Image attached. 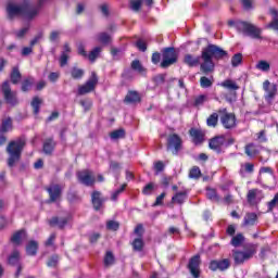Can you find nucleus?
<instances>
[{"label": "nucleus", "mask_w": 278, "mask_h": 278, "mask_svg": "<svg viewBox=\"0 0 278 278\" xmlns=\"http://www.w3.org/2000/svg\"><path fill=\"white\" fill-rule=\"evenodd\" d=\"M227 55H229V53L219 46L208 43L207 47L203 48L201 56L186 54L184 56V64L189 66V68H194L200 64L202 75H210L214 73V68H216L214 60L219 61L227 58Z\"/></svg>", "instance_id": "1"}, {"label": "nucleus", "mask_w": 278, "mask_h": 278, "mask_svg": "<svg viewBox=\"0 0 278 278\" xmlns=\"http://www.w3.org/2000/svg\"><path fill=\"white\" fill-rule=\"evenodd\" d=\"M25 139H16L9 142L7 146L8 166L10 168L14 167L16 162H21V156L23 155V149H25Z\"/></svg>", "instance_id": "2"}, {"label": "nucleus", "mask_w": 278, "mask_h": 278, "mask_svg": "<svg viewBox=\"0 0 278 278\" xmlns=\"http://www.w3.org/2000/svg\"><path fill=\"white\" fill-rule=\"evenodd\" d=\"M7 12L10 18H14V16H26L31 21V18L38 16V9L36 7H31L29 3H24L20 7L14 3H9L7 5Z\"/></svg>", "instance_id": "3"}, {"label": "nucleus", "mask_w": 278, "mask_h": 278, "mask_svg": "<svg viewBox=\"0 0 278 278\" xmlns=\"http://www.w3.org/2000/svg\"><path fill=\"white\" fill-rule=\"evenodd\" d=\"M228 25L236 27L239 34H244L245 36H250V38H254L255 40H261L262 38V29L257 28L254 24L244 21H229Z\"/></svg>", "instance_id": "4"}, {"label": "nucleus", "mask_w": 278, "mask_h": 278, "mask_svg": "<svg viewBox=\"0 0 278 278\" xmlns=\"http://www.w3.org/2000/svg\"><path fill=\"white\" fill-rule=\"evenodd\" d=\"M162 53V62L160 64L161 68H169L173 64H177L179 60V54L175 47H167L161 50Z\"/></svg>", "instance_id": "5"}, {"label": "nucleus", "mask_w": 278, "mask_h": 278, "mask_svg": "<svg viewBox=\"0 0 278 278\" xmlns=\"http://www.w3.org/2000/svg\"><path fill=\"white\" fill-rule=\"evenodd\" d=\"M257 253V247L255 244H249L243 251L237 250L233 252L235 264L241 265L244 262H249Z\"/></svg>", "instance_id": "6"}, {"label": "nucleus", "mask_w": 278, "mask_h": 278, "mask_svg": "<svg viewBox=\"0 0 278 278\" xmlns=\"http://www.w3.org/2000/svg\"><path fill=\"white\" fill-rule=\"evenodd\" d=\"M0 92H2V97L8 103V105H18V96L16 91L12 90L10 86V80H4L0 87Z\"/></svg>", "instance_id": "7"}, {"label": "nucleus", "mask_w": 278, "mask_h": 278, "mask_svg": "<svg viewBox=\"0 0 278 278\" xmlns=\"http://www.w3.org/2000/svg\"><path fill=\"white\" fill-rule=\"evenodd\" d=\"M99 85V75L97 72H91L88 80L78 87V94L84 97V94H90V92H94L97 90V86Z\"/></svg>", "instance_id": "8"}, {"label": "nucleus", "mask_w": 278, "mask_h": 278, "mask_svg": "<svg viewBox=\"0 0 278 278\" xmlns=\"http://www.w3.org/2000/svg\"><path fill=\"white\" fill-rule=\"evenodd\" d=\"M167 151H170L173 155H179V151L184 149V140L178 134H170L167 137Z\"/></svg>", "instance_id": "9"}, {"label": "nucleus", "mask_w": 278, "mask_h": 278, "mask_svg": "<svg viewBox=\"0 0 278 278\" xmlns=\"http://www.w3.org/2000/svg\"><path fill=\"white\" fill-rule=\"evenodd\" d=\"M76 177H77L78 184H81L87 188H90L94 186V184H97V178H94V175L90 169H84V170L77 172Z\"/></svg>", "instance_id": "10"}, {"label": "nucleus", "mask_w": 278, "mask_h": 278, "mask_svg": "<svg viewBox=\"0 0 278 278\" xmlns=\"http://www.w3.org/2000/svg\"><path fill=\"white\" fill-rule=\"evenodd\" d=\"M220 123L225 129H233L236 127V114L227 112V109H219Z\"/></svg>", "instance_id": "11"}, {"label": "nucleus", "mask_w": 278, "mask_h": 278, "mask_svg": "<svg viewBox=\"0 0 278 278\" xmlns=\"http://www.w3.org/2000/svg\"><path fill=\"white\" fill-rule=\"evenodd\" d=\"M8 264L16 267L15 278H20L21 273H23V263H21V252L18 250H13L8 256Z\"/></svg>", "instance_id": "12"}, {"label": "nucleus", "mask_w": 278, "mask_h": 278, "mask_svg": "<svg viewBox=\"0 0 278 278\" xmlns=\"http://www.w3.org/2000/svg\"><path fill=\"white\" fill-rule=\"evenodd\" d=\"M187 268L190 273V275L193 278H199L201 277V255L200 254H195L193 255L190 260L189 263L187 265Z\"/></svg>", "instance_id": "13"}, {"label": "nucleus", "mask_w": 278, "mask_h": 278, "mask_svg": "<svg viewBox=\"0 0 278 278\" xmlns=\"http://www.w3.org/2000/svg\"><path fill=\"white\" fill-rule=\"evenodd\" d=\"M208 268L212 270V273H216V270L225 273V270H229V268H231V261L229 258L212 260L208 263Z\"/></svg>", "instance_id": "14"}, {"label": "nucleus", "mask_w": 278, "mask_h": 278, "mask_svg": "<svg viewBox=\"0 0 278 278\" xmlns=\"http://www.w3.org/2000/svg\"><path fill=\"white\" fill-rule=\"evenodd\" d=\"M105 201H108V198L103 197V193L101 191L93 190L91 192V205L94 212L101 211L103 205L105 204Z\"/></svg>", "instance_id": "15"}, {"label": "nucleus", "mask_w": 278, "mask_h": 278, "mask_svg": "<svg viewBox=\"0 0 278 278\" xmlns=\"http://www.w3.org/2000/svg\"><path fill=\"white\" fill-rule=\"evenodd\" d=\"M189 136L195 147H199L205 142V131H203L201 128H190Z\"/></svg>", "instance_id": "16"}, {"label": "nucleus", "mask_w": 278, "mask_h": 278, "mask_svg": "<svg viewBox=\"0 0 278 278\" xmlns=\"http://www.w3.org/2000/svg\"><path fill=\"white\" fill-rule=\"evenodd\" d=\"M46 191L49 194L48 203H55L58 199L62 198V186L58 184L51 185L50 187L46 188Z\"/></svg>", "instance_id": "17"}, {"label": "nucleus", "mask_w": 278, "mask_h": 278, "mask_svg": "<svg viewBox=\"0 0 278 278\" xmlns=\"http://www.w3.org/2000/svg\"><path fill=\"white\" fill-rule=\"evenodd\" d=\"M225 144V137L217 136L208 141V149L215 151V153H223V146Z\"/></svg>", "instance_id": "18"}, {"label": "nucleus", "mask_w": 278, "mask_h": 278, "mask_svg": "<svg viewBox=\"0 0 278 278\" xmlns=\"http://www.w3.org/2000/svg\"><path fill=\"white\" fill-rule=\"evenodd\" d=\"M142 97H140V92L136 90H129L124 99V103L126 105H135L136 103H141Z\"/></svg>", "instance_id": "19"}, {"label": "nucleus", "mask_w": 278, "mask_h": 278, "mask_svg": "<svg viewBox=\"0 0 278 278\" xmlns=\"http://www.w3.org/2000/svg\"><path fill=\"white\" fill-rule=\"evenodd\" d=\"M68 220H71V217L53 216L48 220V225L51 227H58L59 229H64L66 225H68Z\"/></svg>", "instance_id": "20"}, {"label": "nucleus", "mask_w": 278, "mask_h": 278, "mask_svg": "<svg viewBox=\"0 0 278 278\" xmlns=\"http://www.w3.org/2000/svg\"><path fill=\"white\" fill-rule=\"evenodd\" d=\"M24 238H27V230L25 229H20L16 230L10 239V242L14 244V247H21L23 244Z\"/></svg>", "instance_id": "21"}, {"label": "nucleus", "mask_w": 278, "mask_h": 278, "mask_svg": "<svg viewBox=\"0 0 278 278\" xmlns=\"http://www.w3.org/2000/svg\"><path fill=\"white\" fill-rule=\"evenodd\" d=\"M263 89L265 90V92H267L265 99L267 101H273V99H275V96L277 94V85H270L269 80H265L263 83Z\"/></svg>", "instance_id": "22"}, {"label": "nucleus", "mask_w": 278, "mask_h": 278, "mask_svg": "<svg viewBox=\"0 0 278 278\" xmlns=\"http://www.w3.org/2000/svg\"><path fill=\"white\" fill-rule=\"evenodd\" d=\"M58 143L53 140V137H49L43 141L42 151L45 155H53V151H55V147Z\"/></svg>", "instance_id": "23"}, {"label": "nucleus", "mask_w": 278, "mask_h": 278, "mask_svg": "<svg viewBox=\"0 0 278 278\" xmlns=\"http://www.w3.org/2000/svg\"><path fill=\"white\" fill-rule=\"evenodd\" d=\"M262 194V190L254 188L250 189L247 193V201L249 205H257V197Z\"/></svg>", "instance_id": "24"}, {"label": "nucleus", "mask_w": 278, "mask_h": 278, "mask_svg": "<svg viewBox=\"0 0 278 278\" xmlns=\"http://www.w3.org/2000/svg\"><path fill=\"white\" fill-rule=\"evenodd\" d=\"M130 247H132L134 253H142L144 251V239L143 238H135L132 242H130Z\"/></svg>", "instance_id": "25"}, {"label": "nucleus", "mask_w": 278, "mask_h": 278, "mask_svg": "<svg viewBox=\"0 0 278 278\" xmlns=\"http://www.w3.org/2000/svg\"><path fill=\"white\" fill-rule=\"evenodd\" d=\"M26 254L29 255L30 257H35V255H38V241H28L26 245Z\"/></svg>", "instance_id": "26"}, {"label": "nucleus", "mask_w": 278, "mask_h": 278, "mask_svg": "<svg viewBox=\"0 0 278 278\" xmlns=\"http://www.w3.org/2000/svg\"><path fill=\"white\" fill-rule=\"evenodd\" d=\"M42 99L38 96H35L30 102V106L33 108V114L38 116L40 114V108L42 106Z\"/></svg>", "instance_id": "27"}, {"label": "nucleus", "mask_w": 278, "mask_h": 278, "mask_svg": "<svg viewBox=\"0 0 278 278\" xmlns=\"http://www.w3.org/2000/svg\"><path fill=\"white\" fill-rule=\"evenodd\" d=\"M257 223V214L255 213H247L243 218V227H253Z\"/></svg>", "instance_id": "28"}, {"label": "nucleus", "mask_w": 278, "mask_h": 278, "mask_svg": "<svg viewBox=\"0 0 278 278\" xmlns=\"http://www.w3.org/2000/svg\"><path fill=\"white\" fill-rule=\"evenodd\" d=\"M13 123L12 117H5L2 119L1 126H0V134H8V131H12Z\"/></svg>", "instance_id": "29"}, {"label": "nucleus", "mask_w": 278, "mask_h": 278, "mask_svg": "<svg viewBox=\"0 0 278 278\" xmlns=\"http://www.w3.org/2000/svg\"><path fill=\"white\" fill-rule=\"evenodd\" d=\"M70 74L72 79L79 80V79H84V75H86V71H84V68H79L78 66H73L71 68Z\"/></svg>", "instance_id": "30"}, {"label": "nucleus", "mask_w": 278, "mask_h": 278, "mask_svg": "<svg viewBox=\"0 0 278 278\" xmlns=\"http://www.w3.org/2000/svg\"><path fill=\"white\" fill-rule=\"evenodd\" d=\"M115 263H116V257L114 256V253L112 251H106L103 258V264L105 268H110V266H114Z\"/></svg>", "instance_id": "31"}, {"label": "nucleus", "mask_w": 278, "mask_h": 278, "mask_svg": "<svg viewBox=\"0 0 278 278\" xmlns=\"http://www.w3.org/2000/svg\"><path fill=\"white\" fill-rule=\"evenodd\" d=\"M22 77L23 75L21 74V71L18 70V67H13L10 74L11 84L16 86V84L21 81Z\"/></svg>", "instance_id": "32"}, {"label": "nucleus", "mask_w": 278, "mask_h": 278, "mask_svg": "<svg viewBox=\"0 0 278 278\" xmlns=\"http://www.w3.org/2000/svg\"><path fill=\"white\" fill-rule=\"evenodd\" d=\"M130 68L132 71H136L140 75H146V73H147V68H144V66H142V63L140 62V60H134L130 63Z\"/></svg>", "instance_id": "33"}, {"label": "nucleus", "mask_w": 278, "mask_h": 278, "mask_svg": "<svg viewBox=\"0 0 278 278\" xmlns=\"http://www.w3.org/2000/svg\"><path fill=\"white\" fill-rule=\"evenodd\" d=\"M188 197V193L186 191L177 192L173 198V203H178V205H182V203L186 201Z\"/></svg>", "instance_id": "34"}, {"label": "nucleus", "mask_w": 278, "mask_h": 278, "mask_svg": "<svg viewBox=\"0 0 278 278\" xmlns=\"http://www.w3.org/2000/svg\"><path fill=\"white\" fill-rule=\"evenodd\" d=\"M35 84V79L31 76L26 77L23 81H22V92H29V88H31V86H34Z\"/></svg>", "instance_id": "35"}, {"label": "nucleus", "mask_w": 278, "mask_h": 278, "mask_svg": "<svg viewBox=\"0 0 278 278\" xmlns=\"http://www.w3.org/2000/svg\"><path fill=\"white\" fill-rule=\"evenodd\" d=\"M201 168L199 166H192L189 170V179L199 180L202 177Z\"/></svg>", "instance_id": "36"}, {"label": "nucleus", "mask_w": 278, "mask_h": 278, "mask_svg": "<svg viewBox=\"0 0 278 278\" xmlns=\"http://www.w3.org/2000/svg\"><path fill=\"white\" fill-rule=\"evenodd\" d=\"M125 136H126L125 128H118L110 132V138L112 140H121L125 138Z\"/></svg>", "instance_id": "37"}, {"label": "nucleus", "mask_w": 278, "mask_h": 278, "mask_svg": "<svg viewBox=\"0 0 278 278\" xmlns=\"http://www.w3.org/2000/svg\"><path fill=\"white\" fill-rule=\"evenodd\" d=\"M206 125H207V127H213V128L218 127V113H212L206 118Z\"/></svg>", "instance_id": "38"}, {"label": "nucleus", "mask_w": 278, "mask_h": 278, "mask_svg": "<svg viewBox=\"0 0 278 278\" xmlns=\"http://www.w3.org/2000/svg\"><path fill=\"white\" fill-rule=\"evenodd\" d=\"M244 151L248 157H255V155L258 153L257 149L255 148V143H248L244 148Z\"/></svg>", "instance_id": "39"}, {"label": "nucleus", "mask_w": 278, "mask_h": 278, "mask_svg": "<svg viewBox=\"0 0 278 278\" xmlns=\"http://www.w3.org/2000/svg\"><path fill=\"white\" fill-rule=\"evenodd\" d=\"M101 47H96L93 48L89 54H87V58L89 60V62H96L97 61V58H99V55H101Z\"/></svg>", "instance_id": "40"}, {"label": "nucleus", "mask_w": 278, "mask_h": 278, "mask_svg": "<svg viewBox=\"0 0 278 278\" xmlns=\"http://www.w3.org/2000/svg\"><path fill=\"white\" fill-rule=\"evenodd\" d=\"M223 88H226L227 90H240V86L236 84V81L231 79H226L222 83Z\"/></svg>", "instance_id": "41"}, {"label": "nucleus", "mask_w": 278, "mask_h": 278, "mask_svg": "<svg viewBox=\"0 0 278 278\" xmlns=\"http://www.w3.org/2000/svg\"><path fill=\"white\" fill-rule=\"evenodd\" d=\"M206 197L210 199V201H215V203L220 202V197L218 195V192H216V189L208 188Z\"/></svg>", "instance_id": "42"}, {"label": "nucleus", "mask_w": 278, "mask_h": 278, "mask_svg": "<svg viewBox=\"0 0 278 278\" xmlns=\"http://www.w3.org/2000/svg\"><path fill=\"white\" fill-rule=\"evenodd\" d=\"M66 199L68 203H77V201H81V198L77 193V191L70 190L67 192Z\"/></svg>", "instance_id": "43"}, {"label": "nucleus", "mask_w": 278, "mask_h": 278, "mask_svg": "<svg viewBox=\"0 0 278 278\" xmlns=\"http://www.w3.org/2000/svg\"><path fill=\"white\" fill-rule=\"evenodd\" d=\"M244 242V235L242 232L237 233L235 237H232L230 244L232 247H240Z\"/></svg>", "instance_id": "44"}, {"label": "nucleus", "mask_w": 278, "mask_h": 278, "mask_svg": "<svg viewBox=\"0 0 278 278\" xmlns=\"http://www.w3.org/2000/svg\"><path fill=\"white\" fill-rule=\"evenodd\" d=\"M205 102H207V97L205 94H200L194 98L193 108H201Z\"/></svg>", "instance_id": "45"}, {"label": "nucleus", "mask_w": 278, "mask_h": 278, "mask_svg": "<svg viewBox=\"0 0 278 278\" xmlns=\"http://www.w3.org/2000/svg\"><path fill=\"white\" fill-rule=\"evenodd\" d=\"M256 68L263 73H268V71H270V63H268V61L261 60L256 64Z\"/></svg>", "instance_id": "46"}, {"label": "nucleus", "mask_w": 278, "mask_h": 278, "mask_svg": "<svg viewBox=\"0 0 278 278\" xmlns=\"http://www.w3.org/2000/svg\"><path fill=\"white\" fill-rule=\"evenodd\" d=\"M98 40L102 45H110L112 42V36H110L108 33H100L98 35Z\"/></svg>", "instance_id": "47"}, {"label": "nucleus", "mask_w": 278, "mask_h": 278, "mask_svg": "<svg viewBox=\"0 0 278 278\" xmlns=\"http://www.w3.org/2000/svg\"><path fill=\"white\" fill-rule=\"evenodd\" d=\"M152 81L155 86H162L166 83V74H157L152 78Z\"/></svg>", "instance_id": "48"}, {"label": "nucleus", "mask_w": 278, "mask_h": 278, "mask_svg": "<svg viewBox=\"0 0 278 278\" xmlns=\"http://www.w3.org/2000/svg\"><path fill=\"white\" fill-rule=\"evenodd\" d=\"M213 85H214V80H212L211 78H207L206 76H202L200 78L201 88H212Z\"/></svg>", "instance_id": "49"}, {"label": "nucleus", "mask_w": 278, "mask_h": 278, "mask_svg": "<svg viewBox=\"0 0 278 278\" xmlns=\"http://www.w3.org/2000/svg\"><path fill=\"white\" fill-rule=\"evenodd\" d=\"M106 229L109 231H118V229H121V223L116 220H109L106 222Z\"/></svg>", "instance_id": "50"}, {"label": "nucleus", "mask_w": 278, "mask_h": 278, "mask_svg": "<svg viewBox=\"0 0 278 278\" xmlns=\"http://www.w3.org/2000/svg\"><path fill=\"white\" fill-rule=\"evenodd\" d=\"M58 262H60V256L54 254L48 260L47 266L49 268H55V266H58Z\"/></svg>", "instance_id": "51"}, {"label": "nucleus", "mask_w": 278, "mask_h": 278, "mask_svg": "<svg viewBox=\"0 0 278 278\" xmlns=\"http://www.w3.org/2000/svg\"><path fill=\"white\" fill-rule=\"evenodd\" d=\"M239 64H242V53H236L231 58V66H233V68L238 67Z\"/></svg>", "instance_id": "52"}, {"label": "nucleus", "mask_w": 278, "mask_h": 278, "mask_svg": "<svg viewBox=\"0 0 278 278\" xmlns=\"http://www.w3.org/2000/svg\"><path fill=\"white\" fill-rule=\"evenodd\" d=\"M278 204V193H276L271 201L267 203V212H273Z\"/></svg>", "instance_id": "53"}, {"label": "nucleus", "mask_w": 278, "mask_h": 278, "mask_svg": "<svg viewBox=\"0 0 278 278\" xmlns=\"http://www.w3.org/2000/svg\"><path fill=\"white\" fill-rule=\"evenodd\" d=\"M134 233H135V236H138L137 238H143V236H144V226L142 224H138L135 227Z\"/></svg>", "instance_id": "54"}, {"label": "nucleus", "mask_w": 278, "mask_h": 278, "mask_svg": "<svg viewBox=\"0 0 278 278\" xmlns=\"http://www.w3.org/2000/svg\"><path fill=\"white\" fill-rule=\"evenodd\" d=\"M240 3L245 12L253 10V0H240Z\"/></svg>", "instance_id": "55"}, {"label": "nucleus", "mask_w": 278, "mask_h": 278, "mask_svg": "<svg viewBox=\"0 0 278 278\" xmlns=\"http://www.w3.org/2000/svg\"><path fill=\"white\" fill-rule=\"evenodd\" d=\"M130 8L135 12L140 11V8H142V0H130Z\"/></svg>", "instance_id": "56"}, {"label": "nucleus", "mask_w": 278, "mask_h": 278, "mask_svg": "<svg viewBox=\"0 0 278 278\" xmlns=\"http://www.w3.org/2000/svg\"><path fill=\"white\" fill-rule=\"evenodd\" d=\"M164 168V162L157 161L154 163L155 175H160V173H163Z\"/></svg>", "instance_id": "57"}, {"label": "nucleus", "mask_w": 278, "mask_h": 278, "mask_svg": "<svg viewBox=\"0 0 278 278\" xmlns=\"http://www.w3.org/2000/svg\"><path fill=\"white\" fill-rule=\"evenodd\" d=\"M56 238H58V235L52 232L49 236L48 240L45 242V247H53Z\"/></svg>", "instance_id": "58"}, {"label": "nucleus", "mask_w": 278, "mask_h": 278, "mask_svg": "<svg viewBox=\"0 0 278 278\" xmlns=\"http://www.w3.org/2000/svg\"><path fill=\"white\" fill-rule=\"evenodd\" d=\"M164 199H166V192H162L155 200L153 206L156 207L157 205H164Z\"/></svg>", "instance_id": "59"}, {"label": "nucleus", "mask_w": 278, "mask_h": 278, "mask_svg": "<svg viewBox=\"0 0 278 278\" xmlns=\"http://www.w3.org/2000/svg\"><path fill=\"white\" fill-rule=\"evenodd\" d=\"M135 47L139 49L142 53L147 51V42L142 41L141 39L137 40Z\"/></svg>", "instance_id": "60"}, {"label": "nucleus", "mask_w": 278, "mask_h": 278, "mask_svg": "<svg viewBox=\"0 0 278 278\" xmlns=\"http://www.w3.org/2000/svg\"><path fill=\"white\" fill-rule=\"evenodd\" d=\"M68 64V54L66 52H62L61 58H60V66L64 68Z\"/></svg>", "instance_id": "61"}, {"label": "nucleus", "mask_w": 278, "mask_h": 278, "mask_svg": "<svg viewBox=\"0 0 278 278\" xmlns=\"http://www.w3.org/2000/svg\"><path fill=\"white\" fill-rule=\"evenodd\" d=\"M79 105L84 108L85 112H89V110L92 108V101L80 100Z\"/></svg>", "instance_id": "62"}, {"label": "nucleus", "mask_w": 278, "mask_h": 278, "mask_svg": "<svg viewBox=\"0 0 278 278\" xmlns=\"http://www.w3.org/2000/svg\"><path fill=\"white\" fill-rule=\"evenodd\" d=\"M162 61V54L160 52H154L151 58L152 64H160Z\"/></svg>", "instance_id": "63"}, {"label": "nucleus", "mask_w": 278, "mask_h": 278, "mask_svg": "<svg viewBox=\"0 0 278 278\" xmlns=\"http://www.w3.org/2000/svg\"><path fill=\"white\" fill-rule=\"evenodd\" d=\"M153 188H154V185L153 182H150L148 185H146L142 189V193L143 194H151L153 192Z\"/></svg>", "instance_id": "64"}]
</instances>
